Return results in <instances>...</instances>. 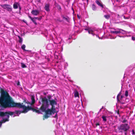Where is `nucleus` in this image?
I'll return each mask as SVG.
<instances>
[{
  "label": "nucleus",
  "instance_id": "obj_12",
  "mask_svg": "<svg viewBox=\"0 0 135 135\" xmlns=\"http://www.w3.org/2000/svg\"><path fill=\"white\" fill-rule=\"evenodd\" d=\"M50 4L49 3L46 4H45L44 8L45 10L47 11L48 12L50 11L49 7H50Z\"/></svg>",
  "mask_w": 135,
  "mask_h": 135
},
{
  "label": "nucleus",
  "instance_id": "obj_38",
  "mask_svg": "<svg viewBox=\"0 0 135 135\" xmlns=\"http://www.w3.org/2000/svg\"><path fill=\"white\" fill-rule=\"evenodd\" d=\"M132 134H134V130H132Z\"/></svg>",
  "mask_w": 135,
  "mask_h": 135
},
{
  "label": "nucleus",
  "instance_id": "obj_1",
  "mask_svg": "<svg viewBox=\"0 0 135 135\" xmlns=\"http://www.w3.org/2000/svg\"><path fill=\"white\" fill-rule=\"evenodd\" d=\"M1 96L0 97V107L3 108H7L17 107L19 108H23L22 112L24 113H27L30 110L38 114H40L41 112L39 110H37L28 106L26 107L23 104V103H15L12 100L7 92L4 91L2 89L0 90Z\"/></svg>",
  "mask_w": 135,
  "mask_h": 135
},
{
  "label": "nucleus",
  "instance_id": "obj_35",
  "mask_svg": "<svg viewBox=\"0 0 135 135\" xmlns=\"http://www.w3.org/2000/svg\"><path fill=\"white\" fill-rule=\"evenodd\" d=\"M132 40H135V38L134 37H132Z\"/></svg>",
  "mask_w": 135,
  "mask_h": 135
},
{
  "label": "nucleus",
  "instance_id": "obj_11",
  "mask_svg": "<svg viewBox=\"0 0 135 135\" xmlns=\"http://www.w3.org/2000/svg\"><path fill=\"white\" fill-rule=\"evenodd\" d=\"M39 11L37 10H33L31 12V13L35 16H37L39 13Z\"/></svg>",
  "mask_w": 135,
  "mask_h": 135
},
{
  "label": "nucleus",
  "instance_id": "obj_3",
  "mask_svg": "<svg viewBox=\"0 0 135 135\" xmlns=\"http://www.w3.org/2000/svg\"><path fill=\"white\" fill-rule=\"evenodd\" d=\"M56 111L55 108H51V109H48L47 110L45 109V111H42L43 112H45V114L44 115L43 120H44L45 119H47L52 114H54L55 113Z\"/></svg>",
  "mask_w": 135,
  "mask_h": 135
},
{
  "label": "nucleus",
  "instance_id": "obj_43",
  "mask_svg": "<svg viewBox=\"0 0 135 135\" xmlns=\"http://www.w3.org/2000/svg\"><path fill=\"white\" fill-rule=\"evenodd\" d=\"M44 95H45L46 94L45 93H44Z\"/></svg>",
  "mask_w": 135,
  "mask_h": 135
},
{
  "label": "nucleus",
  "instance_id": "obj_14",
  "mask_svg": "<svg viewBox=\"0 0 135 135\" xmlns=\"http://www.w3.org/2000/svg\"><path fill=\"white\" fill-rule=\"evenodd\" d=\"M54 5L58 9L59 11H61V8L60 6L56 2H55Z\"/></svg>",
  "mask_w": 135,
  "mask_h": 135
},
{
  "label": "nucleus",
  "instance_id": "obj_9",
  "mask_svg": "<svg viewBox=\"0 0 135 135\" xmlns=\"http://www.w3.org/2000/svg\"><path fill=\"white\" fill-rule=\"evenodd\" d=\"M50 103V104L51 106V107L53 108H55L54 105L57 104V102L54 99H52L49 101Z\"/></svg>",
  "mask_w": 135,
  "mask_h": 135
},
{
  "label": "nucleus",
  "instance_id": "obj_45",
  "mask_svg": "<svg viewBox=\"0 0 135 135\" xmlns=\"http://www.w3.org/2000/svg\"><path fill=\"white\" fill-rule=\"evenodd\" d=\"M135 116V115H134Z\"/></svg>",
  "mask_w": 135,
  "mask_h": 135
},
{
  "label": "nucleus",
  "instance_id": "obj_40",
  "mask_svg": "<svg viewBox=\"0 0 135 135\" xmlns=\"http://www.w3.org/2000/svg\"><path fill=\"white\" fill-rule=\"evenodd\" d=\"M99 123H97L96 124V126H97L98 125H99Z\"/></svg>",
  "mask_w": 135,
  "mask_h": 135
},
{
  "label": "nucleus",
  "instance_id": "obj_34",
  "mask_svg": "<svg viewBox=\"0 0 135 135\" xmlns=\"http://www.w3.org/2000/svg\"><path fill=\"white\" fill-rule=\"evenodd\" d=\"M23 102H25V103H27V104H30V103H28V102H26V100H24V101H23Z\"/></svg>",
  "mask_w": 135,
  "mask_h": 135
},
{
  "label": "nucleus",
  "instance_id": "obj_6",
  "mask_svg": "<svg viewBox=\"0 0 135 135\" xmlns=\"http://www.w3.org/2000/svg\"><path fill=\"white\" fill-rule=\"evenodd\" d=\"M7 114H9L10 115H12L14 114V113L11 111L6 112H5L0 111V117H3L6 115Z\"/></svg>",
  "mask_w": 135,
  "mask_h": 135
},
{
  "label": "nucleus",
  "instance_id": "obj_23",
  "mask_svg": "<svg viewBox=\"0 0 135 135\" xmlns=\"http://www.w3.org/2000/svg\"><path fill=\"white\" fill-rule=\"evenodd\" d=\"M100 35V36H99V37H100V38H101L102 39V37L103 35V32H100V34L99 33L98 35Z\"/></svg>",
  "mask_w": 135,
  "mask_h": 135
},
{
  "label": "nucleus",
  "instance_id": "obj_25",
  "mask_svg": "<svg viewBox=\"0 0 135 135\" xmlns=\"http://www.w3.org/2000/svg\"><path fill=\"white\" fill-rule=\"evenodd\" d=\"M22 111L23 110H22L21 111H20L19 110H16L15 111V112L16 113V114H18V113H19V114H20L21 113H23V112H22Z\"/></svg>",
  "mask_w": 135,
  "mask_h": 135
},
{
  "label": "nucleus",
  "instance_id": "obj_22",
  "mask_svg": "<svg viewBox=\"0 0 135 135\" xmlns=\"http://www.w3.org/2000/svg\"><path fill=\"white\" fill-rule=\"evenodd\" d=\"M18 37L19 39L18 41L20 43H22V39L20 36H18Z\"/></svg>",
  "mask_w": 135,
  "mask_h": 135
},
{
  "label": "nucleus",
  "instance_id": "obj_16",
  "mask_svg": "<svg viewBox=\"0 0 135 135\" xmlns=\"http://www.w3.org/2000/svg\"><path fill=\"white\" fill-rule=\"evenodd\" d=\"M95 2L99 6H100L102 8L103 7V6L102 4H101V1L99 0H97L95 1Z\"/></svg>",
  "mask_w": 135,
  "mask_h": 135
},
{
  "label": "nucleus",
  "instance_id": "obj_4",
  "mask_svg": "<svg viewBox=\"0 0 135 135\" xmlns=\"http://www.w3.org/2000/svg\"><path fill=\"white\" fill-rule=\"evenodd\" d=\"M85 30H87L89 33L91 34L93 36L95 35L97 37H98L99 39H102L100 38L99 36H100V35H98L99 32H100V31L99 30V31L97 30H95L94 28H88L87 29L85 28Z\"/></svg>",
  "mask_w": 135,
  "mask_h": 135
},
{
  "label": "nucleus",
  "instance_id": "obj_27",
  "mask_svg": "<svg viewBox=\"0 0 135 135\" xmlns=\"http://www.w3.org/2000/svg\"><path fill=\"white\" fill-rule=\"evenodd\" d=\"M104 17L107 19H108L110 17V16L109 15H105L104 16Z\"/></svg>",
  "mask_w": 135,
  "mask_h": 135
},
{
  "label": "nucleus",
  "instance_id": "obj_42",
  "mask_svg": "<svg viewBox=\"0 0 135 135\" xmlns=\"http://www.w3.org/2000/svg\"><path fill=\"white\" fill-rule=\"evenodd\" d=\"M72 9L73 10V12H74V10L73 8H72Z\"/></svg>",
  "mask_w": 135,
  "mask_h": 135
},
{
  "label": "nucleus",
  "instance_id": "obj_2",
  "mask_svg": "<svg viewBox=\"0 0 135 135\" xmlns=\"http://www.w3.org/2000/svg\"><path fill=\"white\" fill-rule=\"evenodd\" d=\"M42 104L39 109L41 111H45L49 106V102L46 97L41 98Z\"/></svg>",
  "mask_w": 135,
  "mask_h": 135
},
{
  "label": "nucleus",
  "instance_id": "obj_10",
  "mask_svg": "<svg viewBox=\"0 0 135 135\" xmlns=\"http://www.w3.org/2000/svg\"><path fill=\"white\" fill-rule=\"evenodd\" d=\"M20 5L19 3L17 2H15L13 5V8L15 9H17Z\"/></svg>",
  "mask_w": 135,
  "mask_h": 135
},
{
  "label": "nucleus",
  "instance_id": "obj_26",
  "mask_svg": "<svg viewBox=\"0 0 135 135\" xmlns=\"http://www.w3.org/2000/svg\"><path fill=\"white\" fill-rule=\"evenodd\" d=\"M92 9L93 10H95L96 9V7L95 6V5L94 4H93L92 5Z\"/></svg>",
  "mask_w": 135,
  "mask_h": 135
},
{
  "label": "nucleus",
  "instance_id": "obj_37",
  "mask_svg": "<svg viewBox=\"0 0 135 135\" xmlns=\"http://www.w3.org/2000/svg\"><path fill=\"white\" fill-rule=\"evenodd\" d=\"M17 84V85H20V83L19 81L18 82Z\"/></svg>",
  "mask_w": 135,
  "mask_h": 135
},
{
  "label": "nucleus",
  "instance_id": "obj_21",
  "mask_svg": "<svg viewBox=\"0 0 135 135\" xmlns=\"http://www.w3.org/2000/svg\"><path fill=\"white\" fill-rule=\"evenodd\" d=\"M107 117L106 116H105L104 115H103L102 116V118L103 119V121L104 122H105L107 121Z\"/></svg>",
  "mask_w": 135,
  "mask_h": 135
},
{
  "label": "nucleus",
  "instance_id": "obj_5",
  "mask_svg": "<svg viewBox=\"0 0 135 135\" xmlns=\"http://www.w3.org/2000/svg\"><path fill=\"white\" fill-rule=\"evenodd\" d=\"M0 6L4 9H6L9 12H12L13 9L12 6L9 4H5L1 5Z\"/></svg>",
  "mask_w": 135,
  "mask_h": 135
},
{
  "label": "nucleus",
  "instance_id": "obj_29",
  "mask_svg": "<svg viewBox=\"0 0 135 135\" xmlns=\"http://www.w3.org/2000/svg\"><path fill=\"white\" fill-rule=\"evenodd\" d=\"M51 95H49L48 96H47L48 99H48V100L49 101V100H50L51 99Z\"/></svg>",
  "mask_w": 135,
  "mask_h": 135
},
{
  "label": "nucleus",
  "instance_id": "obj_41",
  "mask_svg": "<svg viewBox=\"0 0 135 135\" xmlns=\"http://www.w3.org/2000/svg\"><path fill=\"white\" fill-rule=\"evenodd\" d=\"M78 18H79V19H80V17H79V16L78 15Z\"/></svg>",
  "mask_w": 135,
  "mask_h": 135
},
{
  "label": "nucleus",
  "instance_id": "obj_19",
  "mask_svg": "<svg viewBox=\"0 0 135 135\" xmlns=\"http://www.w3.org/2000/svg\"><path fill=\"white\" fill-rule=\"evenodd\" d=\"M25 47H26V46H25V45L24 44H23V45H22V46H21V48L24 51H29L28 50H26L25 49Z\"/></svg>",
  "mask_w": 135,
  "mask_h": 135
},
{
  "label": "nucleus",
  "instance_id": "obj_33",
  "mask_svg": "<svg viewBox=\"0 0 135 135\" xmlns=\"http://www.w3.org/2000/svg\"><path fill=\"white\" fill-rule=\"evenodd\" d=\"M36 1L38 3L41 2L40 0H36Z\"/></svg>",
  "mask_w": 135,
  "mask_h": 135
},
{
  "label": "nucleus",
  "instance_id": "obj_28",
  "mask_svg": "<svg viewBox=\"0 0 135 135\" xmlns=\"http://www.w3.org/2000/svg\"><path fill=\"white\" fill-rule=\"evenodd\" d=\"M124 95L126 97H127L128 96V92L126 90L125 91Z\"/></svg>",
  "mask_w": 135,
  "mask_h": 135
},
{
  "label": "nucleus",
  "instance_id": "obj_32",
  "mask_svg": "<svg viewBox=\"0 0 135 135\" xmlns=\"http://www.w3.org/2000/svg\"><path fill=\"white\" fill-rule=\"evenodd\" d=\"M19 9V12H20L21 10V9L22 8L21 6L20 5L18 7Z\"/></svg>",
  "mask_w": 135,
  "mask_h": 135
},
{
  "label": "nucleus",
  "instance_id": "obj_15",
  "mask_svg": "<svg viewBox=\"0 0 135 135\" xmlns=\"http://www.w3.org/2000/svg\"><path fill=\"white\" fill-rule=\"evenodd\" d=\"M28 17L36 25L37 24V23L36 21V19L35 18V17L32 18L30 16H28Z\"/></svg>",
  "mask_w": 135,
  "mask_h": 135
},
{
  "label": "nucleus",
  "instance_id": "obj_7",
  "mask_svg": "<svg viewBox=\"0 0 135 135\" xmlns=\"http://www.w3.org/2000/svg\"><path fill=\"white\" fill-rule=\"evenodd\" d=\"M111 32L112 33L118 34L120 33L124 34L126 33V31L121 29H118L117 30L115 31H111Z\"/></svg>",
  "mask_w": 135,
  "mask_h": 135
},
{
  "label": "nucleus",
  "instance_id": "obj_18",
  "mask_svg": "<svg viewBox=\"0 0 135 135\" xmlns=\"http://www.w3.org/2000/svg\"><path fill=\"white\" fill-rule=\"evenodd\" d=\"M31 99L32 100L31 104H33L35 102L34 96L33 95L31 97Z\"/></svg>",
  "mask_w": 135,
  "mask_h": 135
},
{
  "label": "nucleus",
  "instance_id": "obj_20",
  "mask_svg": "<svg viewBox=\"0 0 135 135\" xmlns=\"http://www.w3.org/2000/svg\"><path fill=\"white\" fill-rule=\"evenodd\" d=\"M124 97L122 95L120 97V100L119 101L120 103H121L122 104H123L124 103V102H122V100H123V99L124 98Z\"/></svg>",
  "mask_w": 135,
  "mask_h": 135
},
{
  "label": "nucleus",
  "instance_id": "obj_24",
  "mask_svg": "<svg viewBox=\"0 0 135 135\" xmlns=\"http://www.w3.org/2000/svg\"><path fill=\"white\" fill-rule=\"evenodd\" d=\"M21 65L22 67L23 68H26V65L23 63H21Z\"/></svg>",
  "mask_w": 135,
  "mask_h": 135
},
{
  "label": "nucleus",
  "instance_id": "obj_31",
  "mask_svg": "<svg viewBox=\"0 0 135 135\" xmlns=\"http://www.w3.org/2000/svg\"><path fill=\"white\" fill-rule=\"evenodd\" d=\"M35 18L36 19H37L38 20H41V18H42V17H40V18L35 17Z\"/></svg>",
  "mask_w": 135,
  "mask_h": 135
},
{
  "label": "nucleus",
  "instance_id": "obj_36",
  "mask_svg": "<svg viewBox=\"0 0 135 135\" xmlns=\"http://www.w3.org/2000/svg\"><path fill=\"white\" fill-rule=\"evenodd\" d=\"M88 15H87V14L86 13V14H85V17H86V18H88Z\"/></svg>",
  "mask_w": 135,
  "mask_h": 135
},
{
  "label": "nucleus",
  "instance_id": "obj_17",
  "mask_svg": "<svg viewBox=\"0 0 135 135\" xmlns=\"http://www.w3.org/2000/svg\"><path fill=\"white\" fill-rule=\"evenodd\" d=\"M74 95L75 97H79V94L78 91L76 90L74 91Z\"/></svg>",
  "mask_w": 135,
  "mask_h": 135
},
{
  "label": "nucleus",
  "instance_id": "obj_30",
  "mask_svg": "<svg viewBox=\"0 0 135 135\" xmlns=\"http://www.w3.org/2000/svg\"><path fill=\"white\" fill-rule=\"evenodd\" d=\"M120 94H119L117 95V99L118 100V101H119V97L120 96Z\"/></svg>",
  "mask_w": 135,
  "mask_h": 135
},
{
  "label": "nucleus",
  "instance_id": "obj_8",
  "mask_svg": "<svg viewBox=\"0 0 135 135\" xmlns=\"http://www.w3.org/2000/svg\"><path fill=\"white\" fill-rule=\"evenodd\" d=\"M9 115H10L9 114H7L6 115L7 116V118L4 119L2 120L1 121H0V127L1 126L2 123H4L8 121H9Z\"/></svg>",
  "mask_w": 135,
  "mask_h": 135
},
{
  "label": "nucleus",
  "instance_id": "obj_13",
  "mask_svg": "<svg viewBox=\"0 0 135 135\" xmlns=\"http://www.w3.org/2000/svg\"><path fill=\"white\" fill-rule=\"evenodd\" d=\"M61 17L63 19L65 20L68 22L69 23L70 22V19L68 17L66 16L65 17L63 15L61 16Z\"/></svg>",
  "mask_w": 135,
  "mask_h": 135
},
{
  "label": "nucleus",
  "instance_id": "obj_44",
  "mask_svg": "<svg viewBox=\"0 0 135 135\" xmlns=\"http://www.w3.org/2000/svg\"><path fill=\"white\" fill-rule=\"evenodd\" d=\"M86 23H87V24H88V22H86Z\"/></svg>",
  "mask_w": 135,
  "mask_h": 135
},
{
  "label": "nucleus",
  "instance_id": "obj_39",
  "mask_svg": "<svg viewBox=\"0 0 135 135\" xmlns=\"http://www.w3.org/2000/svg\"><path fill=\"white\" fill-rule=\"evenodd\" d=\"M57 114L56 113V114L55 116V118H56L57 117Z\"/></svg>",
  "mask_w": 135,
  "mask_h": 135
}]
</instances>
